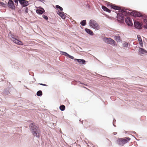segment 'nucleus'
I'll return each mask as SVG.
<instances>
[{
  "label": "nucleus",
  "mask_w": 147,
  "mask_h": 147,
  "mask_svg": "<svg viewBox=\"0 0 147 147\" xmlns=\"http://www.w3.org/2000/svg\"><path fill=\"white\" fill-rule=\"evenodd\" d=\"M30 131L34 136L39 138L40 131L36 124L34 123H30L29 125Z\"/></svg>",
  "instance_id": "1"
},
{
  "label": "nucleus",
  "mask_w": 147,
  "mask_h": 147,
  "mask_svg": "<svg viewBox=\"0 0 147 147\" xmlns=\"http://www.w3.org/2000/svg\"><path fill=\"white\" fill-rule=\"evenodd\" d=\"M127 9L125 8L121 9V8L120 7V9L119 10L121 12L124 13L126 16L131 15L134 17H140L142 16L139 12L135 10L129 12L127 11Z\"/></svg>",
  "instance_id": "2"
},
{
  "label": "nucleus",
  "mask_w": 147,
  "mask_h": 147,
  "mask_svg": "<svg viewBox=\"0 0 147 147\" xmlns=\"http://www.w3.org/2000/svg\"><path fill=\"white\" fill-rule=\"evenodd\" d=\"M90 26L92 27L93 29L98 30L100 29V26L96 22L93 20H90L89 22Z\"/></svg>",
  "instance_id": "3"
},
{
  "label": "nucleus",
  "mask_w": 147,
  "mask_h": 147,
  "mask_svg": "<svg viewBox=\"0 0 147 147\" xmlns=\"http://www.w3.org/2000/svg\"><path fill=\"white\" fill-rule=\"evenodd\" d=\"M122 138H119L117 140V144L119 146H124V144L128 142L131 138H125V139H122Z\"/></svg>",
  "instance_id": "4"
},
{
  "label": "nucleus",
  "mask_w": 147,
  "mask_h": 147,
  "mask_svg": "<svg viewBox=\"0 0 147 147\" xmlns=\"http://www.w3.org/2000/svg\"><path fill=\"white\" fill-rule=\"evenodd\" d=\"M117 20L120 24L124 23V17L123 14L119 13L117 14Z\"/></svg>",
  "instance_id": "5"
},
{
  "label": "nucleus",
  "mask_w": 147,
  "mask_h": 147,
  "mask_svg": "<svg viewBox=\"0 0 147 147\" xmlns=\"http://www.w3.org/2000/svg\"><path fill=\"white\" fill-rule=\"evenodd\" d=\"M103 40L106 43L112 45H115V42L114 40L110 38L105 37L103 39Z\"/></svg>",
  "instance_id": "6"
},
{
  "label": "nucleus",
  "mask_w": 147,
  "mask_h": 147,
  "mask_svg": "<svg viewBox=\"0 0 147 147\" xmlns=\"http://www.w3.org/2000/svg\"><path fill=\"white\" fill-rule=\"evenodd\" d=\"M134 26L136 29L138 30L141 29L143 28L142 24L138 21H134Z\"/></svg>",
  "instance_id": "7"
},
{
  "label": "nucleus",
  "mask_w": 147,
  "mask_h": 147,
  "mask_svg": "<svg viewBox=\"0 0 147 147\" xmlns=\"http://www.w3.org/2000/svg\"><path fill=\"white\" fill-rule=\"evenodd\" d=\"M19 2L22 7H26L29 4L28 1L26 0H19Z\"/></svg>",
  "instance_id": "8"
},
{
  "label": "nucleus",
  "mask_w": 147,
  "mask_h": 147,
  "mask_svg": "<svg viewBox=\"0 0 147 147\" xmlns=\"http://www.w3.org/2000/svg\"><path fill=\"white\" fill-rule=\"evenodd\" d=\"M125 23L127 26H133V24L131 18L127 17L125 18Z\"/></svg>",
  "instance_id": "9"
},
{
  "label": "nucleus",
  "mask_w": 147,
  "mask_h": 147,
  "mask_svg": "<svg viewBox=\"0 0 147 147\" xmlns=\"http://www.w3.org/2000/svg\"><path fill=\"white\" fill-rule=\"evenodd\" d=\"M15 89L13 87H11L4 89L3 91V93L6 95H8L9 94H11L10 92H11V90L14 91Z\"/></svg>",
  "instance_id": "10"
},
{
  "label": "nucleus",
  "mask_w": 147,
  "mask_h": 147,
  "mask_svg": "<svg viewBox=\"0 0 147 147\" xmlns=\"http://www.w3.org/2000/svg\"><path fill=\"white\" fill-rule=\"evenodd\" d=\"M9 7L12 9H15V7L13 1L12 0H9L8 3Z\"/></svg>",
  "instance_id": "11"
},
{
  "label": "nucleus",
  "mask_w": 147,
  "mask_h": 147,
  "mask_svg": "<svg viewBox=\"0 0 147 147\" xmlns=\"http://www.w3.org/2000/svg\"><path fill=\"white\" fill-rule=\"evenodd\" d=\"M39 9L36 10V12L37 14L41 15L45 12L44 9L41 7H39Z\"/></svg>",
  "instance_id": "12"
},
{
  "label": "nucleus",
  "mask_w": 147,
  "mask_h": 147,
  "mask_svg": "<svg viewBox=\"0 0 147 147\" xmlns=\"http://www.w3.org/2000/svg\"><path fill=\"white\" fill-rule=\"evenodd\" d=\"M61 52L62 53V54L63 55H65L66 57H68L69 58L71 59H74V58L73 56L69 55L66 52L62 51H61Z\"/></svg>",
  "instance_id": "13"
},
{
  "label": "nucleus",
  "mask_w": 147,
  "mask_h": 147,
  "mask_svg": "<svg viewBox=\"0 0 147 147\" xmlns=\"http://www.w3.org/2000/svg\"><path fill=\"white\" fill-rule=\"evenodd\" d=\"M108 7L109 6L111 7L112 9H113L115 10H119L120 9V7L116 5L115 4H112V5H107Z\"/></svg>",
  "instance_id": "14"
},
{
  "label": "nucleus",
  "mask_w": 147,
  "mask_h": 147,
  "mask_svg": "<svg viewBox=\"0 0 147 147\" xmlns=\"http://www.w3.org/2000/svg\"><path fill=\"white\" fill-rule=\"evenodd\" d=\"M141 14L142 15V16H140V17H141L142 19L143 22L146 24H147V16L144 14H143L140 12Z\"/></svg>",
  "instance_id": "15"
},
{
  "label": "nucleus",
  "mask_w": 147,
  "mask_h": 147,
  "mask_svg": "<svg viewBox=\"0 0 147 147\" xmlns=\"http://www.w3.org/2000/svg\"><path fill=\"white\" fill-rule=\"evenodd\" d=\"M57 13L61 17V18L64 20L65 19V16L64 15V13L63 12H60L58 11Z\"/></svg>",
  "instance_id": "16"
},
{
  "label": "nucleus",
  "mask_w": 147,
  "mask_h": 147,
  "mask_svg": "<svg viewBox=\"0 0 147 147\" xmlns=\"http://www.w3.org/2000/svg\"><path fill=\"white\" fill-rule=\"evenodd\" d=\"M74 61H77L78 63L81 64H84L86 62V61L83 59H75Z\"/></svg>",
  "instance_id": "17"
},
{
  "label": "nucleus",
  "mask_w": 147,
  "mask_h": 147,
  "mask_svg": "<svg viewBox=\"0 0 147 147\" xmlns=\"http://www.w3.org/2000/svg\"><path fill=\"white\" fill-rule=\"evenodd\" d=\"M85 31L89 35L91 36H92L94 35V33L90 29L87 28H86L85 29Z\"/></svg>",
  "instance_id": "18"
},
{
  "label": "nucleus",
  "mask_w": 147,
  "mask_h": 147,
  "mask_svg": "<svg viewBox=\"0 0 147 147\" xmlns=\"http://www.w3.org/2000/svg\"><path fill=\"white\" fill-rule=\"evenodd\" d=\"M102 8L105 11L109 13L111 12V11L109 9L107 8V7L105 6H102Z\"/></svg>",
  "instance_id": "19"
},
{
  "label": "nucleus",
  "mask_w": 147,
  "mask_h": 147,
  "mask_svg": "<svg viewBox=\"0 0 147 147\" xmlns=\"http://www.w3.org/2000/svg\"><path fill=\"white\" fill-rule=\"evenodd\" d=\"M139 52L143 54H144L145 53H147V51L142 48H139Z\"/></svg>",
  "instance_id": "20"
},
{
  "label": "nucleus",
  "mask_w": 147,
  "mask_h": 147,
  "mask_svg": "<svg viewBox=\"0 0 147 147\" xmlns=\"http://www.w3.org/2000/svg\"><path fill=\"white\" fill-rule=\"evenodd\" d=\"M86 24V20H83L80 22V24L83 26H85Z\"/></svg>",
  "instance_id": "21"
},
{
  "label": "nucleus",
  "mask_w": 147,
  "mask_h": 147,
  "mask_svg": "<svg viewBox=\"0 0 147 147\" xmlns=\"http://www.w3.org/2000/svg\"><path fill=\"white\" fill-rule=\"evenodd\" d=\"M65 105H61L59 107V109L62 111H64L65 109Z\"/></svg>",
  "instance_id": "22"
},
{
  "label": "nucleus",
  "mask_w": 147,
  "mask_h": 147,
  "mask_svg": "<svg viewBox=\"0 0 147 147\" xmlns=\"http://www.w3.org/2000/svg\"><path fill=\"white\" fill-rule=\"evenodd\" d=\"M42 94V93L41 90H38L36 93V95L38 96H41Z\"/></svg>",
  "instance_id": "23"
},
{
  "label": "nucleus",
  "mask_w": 147,
  "mask_h": 147,
  "mask_svg": "<svg viewBox=\"0 0 147 147\" xmlns=\"http://www.w3.org/2000/svg\"><path fill=\"white\" fill-rule=\"evenodd\" d=\"M15 44L20 45H23V42L21 41L18 40H17Z\"/></svg>",
  "instance_id": "24"
},
{
  "label": "nucleus",
  "mask_w": 147,
  "mask_h": 147,
  "mask_svg": "<svg viewBox=\"0 0 147 147\" xmlns=\"http://www.w3.org/2000/svg\"><path fill=\"white\" fill-rule=\"evenodd\" d=\"M115 40L117 42H120L121 41L120 40V36H115Z\"/></svg>",
  "instance_id": "25"
},
{
  "label": "nucleus",
  "mask_w": 147,
  "mask_h": 147,
  "mask_svg": "<svg viewBox=\"0 0 147 147\" xmlns=\"http://www.w3.org/2000/svg\"><path fill=\"white\" fill-rule=\"evenodd\" d=\"M12 67L13 68L17 69H18L19 68L18 65L16 63L13 64L12 65Z\"/></svg>",
  "instance_id": "26"
},
{
  "label": "nucleus",
  "mask_w": 147,
  "mask_h": 147,
  "mask_svg": "<svg viewBox=\"0 0 147 147\" xmlns=\"http://www.w3.org/2000/svg\"><path fill=\"white\" fill-rule=\"evenodd\" d=\"M137 37L139 42L142 41V39L141 38V36L140 35H138L137 36Z\"/></svg>",
  "instance_id": "27"
},
{
  "label": "nucleus",
  "mask_w": 147,
  "mask_h": 147,
  "mask_svg": "<svg viewBox=\"0 0 147 147\" xmlns=\"http://www.w3.org/2000/svg\"><path fill=\"white\" fill-rule=\"evenodd\" d=\"M69 140L70 143V144L71 143V145H74L76 144V142L73 141L71 139V138H69Z\"/></svg>",
  "instance_id": "28"
},
{
  "label": "nucleus",
  "mask_w": 147,
  "mask_h": 147,
  "mask_svg": "<svg viewBox=\"0 0 147 147\" xmlns=\"http://www.w3.org/2000/svg\"><path fill=\"white\" fill-rule=\"evenodd\" d=\"M84 5L86 6V7L88 8V9H90V6L88 3L85 4Z\"/></svg>",
  "instance_id": "29"
},
{
  "label": "nucleus",
  "mask_w": 147,
  "mask_h": 147,
  "mask_svg": "<svg viewBox=\"0 0 147 147\" xmlns=\"http://www.w3.org/2000/svg\"><path fill=\"white\" fill-rule=\"evenodd\" d=\"M128 45V43L127 42H125L123 45V47H127Z\"/></svg>",
  "instance_id": "30"
},
{
  "label": "nucleus",
  "mask_w": 147,
  "mask_h": 147,
  "mask_svg": "<svg viewBox=\"0 0 147 147\" xmlns=\"http://www.w3.org/2000/svg\"><path fill=\"white\" fill-rule=\"evenodd\" d=\"M129 137H131V136H133L134 137V138H136V137L138 138L139 137V135H138V134H136V136H135L134 135L133 136V135H132L131 134L129 135Z\"/></svg>",
  "instance_id": "31"
},
{
  "label": "nucleus",
  "mask_w": 147,
  "mask_h": 147,
  "mask_svg": "<svg viewBox=\"0 0 147 147\" xmlns=\"http://www.w3.org/2000/svg\"><path fill=\"white\" fill-rule=\"evenodd\" d=\"M42 17L45 19L46 20H48V18L47 16L46 15H42Z\"/></svg>",
  "instance_id": "32"
},
{
  "label": "nucleus",
  "mask_w": 147,
  "mask_h": 147,
  "mask_svg": "<svg viewBox=\"0 0 147 147\" xmlns=\"http://www.w3.org/2000/svg\"><path fill=\"white\" fill-rule=\"evenodd\" d=\"M18 39H16V38H12L11 39V40H12V41L13 42L15 43H16V41H17Z\"/></svg>",
  "instance_id": "33"
},
{
  "label": "nucleus",
  "mask_w": 147,
  "mask_h": 147,
  "mask_svg": "<svg viewBox=\"0 0 147 147\" xmlns=\"http://www.w3.org/2000/svg\"><path fill=\"white\" fill-rule=\"evenodd\" d=\"M28 9L27 7L25 8V13H28Z\"/></svg>",
  "instance_id": "34"
},
{
  "label": "nucleus",
  "mask_w": 147,
  "mask_h": 147,
  "mask_svg": "<svg viewBox=\"0 0 147 147\" xmlns=\"http://www.w3.org/2000/svg\"><path fill=\"white\" fill-rule=\"evenodd\" d=\"M19 0H14V2L15 3H16V6L18 5V1H19Z\"/></svg>",
  "instance_id": "35"
},
{
  "label": "nucleus",
  "mask_w": 147,
  "mask_h": 147,
  "mask_svg": "<svg viewBox=\"0 0 147 147\" xmlns=\"http://www.w3.org/2000/svg\"><path fill=\"white\" fill-rule=\"evenodd\" d=\"M39 84L41 85L46 86H48L47 85V84H42V83H39Z\"/></svg>",
  "instance_id": "36"
},
{
  "label": "nucleus",
  "mask_w": 147,
  "mask_h": 147,
  "mask_svg": "<svg viewBox=\"0 0 147 147\" xmlns=\"http://www.w3.org/2000/svg\"><path fill=\"white\" fill-rule=\"evenodd\" d=\"M139 44H140V46L141 47H143V42H142V41L140 42H139Z\"/></svg>",
  "instance_id": "37"
},
{
  "label": "nucleus",
  "mask_w": 147,
  "mask_h": 147,
  "mask_svg": "<svg viewBox=\"0 0 147 147\" xmlns=\"http://www.w3.org/2000/svg\"><path fill=\"white\" fill-rule=\"evenodd\" d=\"M60 6L58 5H57L55 6L56 8L57 9L59 8Z\"/></svg>",
  "instance_id": "38"
},
{
  "label": "nucleus",
  "mask_w": 147,
  "mask_h": 147,
  "mask_svg": "<svg viewBox=\"0 0 147 147\" xmlns=\"http://www.w3.org/2000/svg\"><path fill=\"white\" fill-rule=\"evenodd\" d=\"M0 4H1L3 6H4V5H5L4 3L1 2H0Z\"/></svg>",
  "instance_id": "39"
},
{
  "label": "nucleus",
  "mask_w": 147,
  "mask_h": 147,
  "mask_svg": "<svg viewBox=\"0 0 147 147\" xmlns=\"http://www.w3.org/2000/svg\"><path fill=\"white\" fill-rule=\"evenodd\" d=\"M59 10L61 11H62L63 10V9L62 8V7H61V6H60L59 8Z\"/></svg>",
  "instance_id": "40"
},
{
  "label": "nucleus",
  "mask_w": 147,
  "mask_h": 147,
  "mask_svg": "<svg viewBox=\"0 0 147 147\" xmlns=\"http://www.w3.org/2000/svg\"><path fill=\"white\" fill-rule=\"evenodd\" d=\"M77 82V83L78 82V83H79L80 84H83H83H84V83H82V82H81L80 81H77V82Z\"/></svg>",
  "instance_id": "41"
},
{
  "label": "nucleus",
  "mask_w": 147,
  "mask_h": 147,
  "mask_svg": "<svg viewBox=\"0 0 147 147\" xmlns=\"http://www.w3.org/2000/svg\"><path fill=\"white\" fill-rule=\"evenodd\" d=\"M143 27L147 29V24L144 26Z\"/></svg>",
  "instance_id": "42"
},
{
  "label": "nucleus",
  "mask_w": 147,
  "mask_h": 147,
  "mask_svg": "<svg viewBox=\"0 0 147 147\" xmlns=\"http://www.w3.org/2000/svg\"><path fill=\"white\" fill-rule=\"evenodd\" d=\"M97 77L99 78H101L102 77V76L101 75H100L99 74H98V76H97Z\"/></svg>",
  "instance_id": "43"
},
{
  "label": "nucleus",
  "mask_w": 147,
  "mask_h": 147,
  "mask_svg": "<svg viewBox=\"0 0 147 147\" xmlns=\"http://www.w3.org/2000/svg\"><path fill=\"white\" fill-rule=\"evenodd\" d=\"M116 121V120L115 119H114L113 120V125H114V126L115 127L116 126L114 124V122H115Z\"/></svg>",
  "instance_id": "44"
},
{
  "label": "nucleus",
  "mask_w": 147,
  "mask_h": 147,
  "mask_svg": "<svg viewBox=\"0 0 147 147\" xmlns=\"http://www.w3.org/2000/svg\"><path fill=\"white\" fill-rule=\"evenodd\" d=\"M106 139L107 140H108L109 141V144H110L111 143V142L108 139V138H107Z\"/></svg>",
  "instance_id": "45"
},
{
  "label": "nucleus",
  "mask_w": 147,
  "mask_h": 147,
  "mask_svg": "<svg viewBox=\"0 0 147 147\" xmlns=\"http://www.w3.org/2000/svg\"><path fill=\"white\" fill-rule=\"evenodd\" d=\"M11 36L12 38H14L13 37L14 35H13L12 34H11Z\"/></svg>",
  "instance_id": "46"
},
{
  "label": "nucleus",
  "mask_w": 147,
  "mask_h": 147,
  "mask_svg": "<svg viewBox=\"0 0 147 147\" xmlns=\"http://www.w3.org/2000/svg\"><path fill=\"white\" fill-rule=\"evenodd\" d=\"M39 1H40L41 2H45V0H39Z\"/></svg>",
  "instance_id": "47"
},
{
  "label": "nucleus",
  "mask_w": 147,
  "mask_h": 147,
  "mask_svg": "<svg viewBox=\"0 0 147 147\" xmlns=\"http://www.w3.org/2000/svg\"><path fill=\"white\" fill-rule=\"evenodd\" d=\"M134 143L135 144H136L138 146V145L137 144V143L136 141H134Z\"/></svg>",
  "instance_id": "48"
},
{
  "label": "nucleus",
  "mask_w": 147,
  "mask_h": 147,
  "mask_svg": "<svg viewBox=\"0 0 147 147\" xmlns=\"http://www.w3.org/2000/svg\"><path fill=\"white\" fill-rule=\"evenodd\" d=\"M113 134L114 135H116L117 134V133H116V132H114V133H113Z\"/></svg>",
  "instance_id": "49"
},
{
  "label": "nucleus",
  "mask_w": 147,
  "mask_h": 147,
  "mask_svg": "<svg viewBox=\"0 0 147 147\" xmlns=\"http://www.w3.org/2000/svg\"><path fill=\"white\" fill-rule=\"evenodd\" d=\"M135 140H137V141H139L140 140L139 139H138L137 138H135Z\"/></svg>",
  "instance_id": "50"
},
{
  "label": "nucleus",
  "mask_w": 147,
  "mask_h": 147,
  "mask_svg": "<svg viewBox=\"0 0 147 147\" xmlns=\"http://www.w3.org/2000/svg\"><path fill=\"white\" fill-rule=\"evenodd\" d=\"M83 85H85L86 86H87V84H84Z\"/></svg>",
  "instance_id": "51"
},
{
  "label": "nucleus",
  "mask_w": 147,
  "mask_h": 147,
  "mask_svg": "<svg viewBox=\"0 0 147 147\" xmlns=\"http://www.w3.org/2000/svg\"><path fill=\"white\" fill-rule=\"evenodd\" d=\"M124 138H129L128 137H125Z\"/></svg>",
  "instance_id": "52"
},
{
  "label": "nucleus",
  "mask_w": 147,
  "mask_h": 147,
  "mask_svg": "<svg viewBox=\"0 0 147 147\" xmlns=\"http://www.w3.org/2000/svg\"><path fill=\"white\" fill-rule=\"evenodd\" d=\"M83 87L84 88H86V87H84H84Z\"/></svg>",
  "instance_id": "53"
},
{
  "label": "nucleus",
  "mask_w": 147,
  "mask_h": 147,
  "mask_svg": "<svg viewBox=\"0 0 147 147\" xmlns=\"http://www.w3.org/2000/svg\"><path fill=\"white\" fill-rule=\"evenodd\" d=\"M134 133H135V134H136V132H134Z\"/></svg>",
  "instance_id": "54"
},
{
  "label": "nucleus",
  "mask_w": 147,
  "mask_h": 147,
  "mask_svg": "<svg viewBox=\"0 0 147 147\" xmlns=\"http://www.w3.org/2000/svg\"><path fill=\"white\" fill-rule=\"evenodd\" d=\"M81 122L82 123H83V122H82V121H81Z\"/></svg>",
  "instance_id": "55"
},
{
  "label": "nucleus",
  "mask_w": 147,
  "mask_h": 147,
  "mask_svg": "<svg viewBox=\"0 0 147 147\" xmlns=\"http://www.w3.org/2000/svg\"><path fill=\"white\" fill-rule=\"evenodd\" d=\"M84 137V136H82V137Z\"/></svg>",
  "instance_id": "56"
},
{
  "label": "nucleus",
  "mask_w": 147,
  "mask_h": 147,
  "mask_svg": "<svg viewBox=\"0 0 147 147\" xmlns=\"http://www.w3.org/2000/svg\"><path fill=\"white\" fill-rule=\"evenodd\" d=\"M11 33V32H9V34H10Z\"/></svg>",
  "instance_id": "57"
},
{
  "label": "nucleus",
  "mask_w": 147,
  "mask_h": 147,
  "mask_svg": "<svg viewBox=\"0 0 147 147\" xmlns=\"http://www.w3.org/2000/svg\"><path fill=\"white\" fill-rule=\"evenodd\" d=\"M19 82H21V81H19Z\"/></svg>",
  "instance_id": "58"
},
{
  "label": "nucleus",
  "mask_w": 147,
  "mask_h": 147,
  "mask_svg": "<svg viewBox=\"0 0 147 147\" xmlns=\"http://www.w3.org/2000/svg\"><path fill=\"white\" fill-rule=\"evenodd\" d=\"M85 139H87L86 138H85Z\"/></svg>",
  "instance_id": "59"
},
{
  "label": "nucleus",
  "mask_w": 147,
  "mask_h": 147,
  "mask_svg": "<svg viewBox=\"0 0 147 147\" xmlns=\"http://www.w3.org/2000/svg\"><path fill=\"white\" fill-rule=\"evenodd\" d=\"M1 111V110H0V111Z\"/></svg>",
  "instance_id": "60"
}]
</instances>
